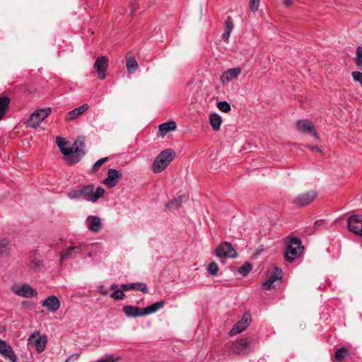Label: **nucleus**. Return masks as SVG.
Returning a JSON list of instances; mask_svg holds the SVG:
<instances>
[{
	"label": "nucleus",
	"mask_w": 362,
	"mask_h": 362,
	"mask_svg": "<svg viewBox=\"0 0 362 362\" xmlns=\"http://www.w3.org/2000/svg\"><path fill=\"white\" fill-rule=\"evenodd\" d=\"M57 146L61 152L66 156V161L69 165L77 163L81 158L85 155L84 148L85 143L81 139L76 140L72 147L65 148L66 141L62 137L56 138Z\"/></svg>",
	"instance_id": "f257e3e1"
},
{
	"label": "nucleus",
	"mask_w": 362,
	"mask_h": 362,
	"mask_svg": "<svg viewBox=\"0 0 362 362\" xmlns=\"http://www.w3.org/2000/svg\"><path fill=\"white\" fill-rule=\"evenodd\" d=\"M88 109V104H83L81 106L74 109L73 110L69 112V117L66 118L67 120H73L82 115L85 111Z\"/></svg>",
	"instance_id": "393cba45"
},
{
	"label": "nucleus",
	"mask_w": 362,
	"mask_h": 362,
	"mask_svg": "<svg viewBox=\"0 0 362 362\" xmlns=\"http://www.w3.org/2000/svg\"><path fill=\"white\" fill-rule=\"evenodd\" d=\"M310 148H311L313 151H317V152H319V153H322V150L320 148H319L318 146H312L310 147Z\"/></svg>",
	"instance_id": "8fccbe9b"
},
{
	"label": "nucleus",
	"mask_w": 362,
	"mask_h": 362,
	"mask_svg": "<svg viewBox=\"0 0 362 362\" xmlns=\"http://www.w3.org/2000/svg\"><path fill=\"white\" fill-rule=\"evenodd\" d=\"M177 128V124L174 121H170L159 125V132L162 136H164L169 132L173 131Z\"/></svg>",
	"instance_id": "b1692460"
},
{
	"label": "nucleus",
	"mask_w": 362,
	"mask_h": 362,
	"mask_svg": "<svg viewBox=\"0 0 362 362\" xmlns=\"http://www.w3.org/2000/svg\"><path fill=\"white\" fill-rule=\"evenodd\" d=\"M126 66L127 71L131 74L134 73L139 69V64L135 57L130 52H128L126 56Z\"/></svg>",
	"instance_id": "aec40b11"
},
{
	"label": "nucleus",
	"mask_w": 362,
	"mask_h": 362,
	"mask_svg": "<svg viewBox=\"0 0 362 362\" xmlns=\"http://www.w3.org/2000/svg\"><path fill=\"white\" fill-rule=\"evenodd\" d=\"M325 226V222L324 220H317L315 222L314 226L309 234L313 233L315 230Z\"/></svg>",
	"instance_id": "79ce46f5"
},
{
	"label": "nucleus",
	"mask_w": 362,
	"mask_h": 362,
	"mask_svg": "<svg viewBox=\"0 0 362 362\" xmlns=\"http://www.w3.org/2000/svg\"><path fill=\"white\" fill-rule=\"evenodd\" d=\"M67 196L69 197V198H70L71 199H82L83 196H82L81 188L78 189L70 190L68 192Z\"/></svg>",
	"instance_id": "2f4dec72"
},
{
	"label": "nucleus",
	"mask_w": 362,
	"mask_h": 362,
	"mask_svg": "<svg viewBox=\"0 0 362 362\" xmlns=\"http://www.w3.org/2000/svg\"><path fill=\"white\" fill-rule=\"evenodd\" d=\"M42 306L46 307L50 312H56L60 307V302L54 296H50L47 298L42 303Z\"/></svg>",
	"instance_id": "f3484780"
},
{
	"label": "nucleus",
	"mask_w": 362,
	"mask_h": 362,
	"mask_svg": "<svg viewBox=\"0 0 362 362\" xmlns=\"http://www.w3.org/2000/svg\"><path fill=\"white\" fill-rule=\"evenodd\" d=\"M297 128L302 132H313V135L318 138L313 124L308 120H299L296 123Z\"/></svg>",
	"instance_id": "6ab92c4d"
},
{
	"label": "nucleus",
	"mask_w": 362,
	"mask_h": 362,
	"mask_svg": "<svg viewBox=\"0 0 362 362\" xmlns=\"http://www.w3.org/2000/svg\"><path fill=\"white\" fill-rule=\"evenodd\" d=\"M119 358H114L112 356H107L103 358L98 360L96 362H116Z\"/></svg>",
	"instance_id": "c03bdc74"
},
{
	"label": "nucleus",
	"mask_w": 362,
	"mask_h": 362,
	"mask_svg": "<svg viewBox=\"0 0 362 362\" xmlns=\"http://www.w3.org/2000/svg\"><path fill=\"white\" fill-rule=\"evenodd\" d=\"M108 66V58L105 56H101L96 59L94 68L98 73L100 79H104L106 76V70Z\"/></svg>",
	"instance_id": "9b49d317"
},
{
	"label": "nucleus",
	"mask_w": 362,
	"mask_h": 362,
	"mask_svg": "<svg viewBox=\"0 0 362 362\" xmlns=\"http://www.w3.org/2000/svg\"><path fill=\"white\" fill-rule=\"evenodd\" d=\"M250 320V315L249 314H245L242 320L238 322L233 328L230 331V335L233 336L245 330L249 325Z\"/></svg>",
	"instance_id": "2eb2a0df"
},
{
	"label": "nucleus",
	"mask_w": 362,
	"mask_h": 362,
	"mask_svg": "<svg viewBox=\"0 0 362 362\" xmlns=\"http://www.w3.org/2000/svg\"><path fill=\"white\" fill-rule=\"evenodd\" d=\"M225 28H226L228 30H233V21L230 17L227 18V19L226 21Z\"/></svg>",
	"instance_id": "a18cd8bd"
},
{
	"label": "nucleus",
	"mask_w": 362,
	"mask_h": 362,
	"mask_svg": "<svg viewBox=\"0 0 362 362\" xmlns=\"http://www.w3.org/2000/svg\"><path fill=\"white\" fill-rule=\"evenodd\" d=\"M124 314L129 317L144 316L143 308L130 305H124L122 308Z\"/></svg>",
	"instance_id": "a211bd4d"
},
{
	"label": "nucleus",
	"mask_w": 362,
	"mask_h": 362,
	"mask_svg": "<svg viewBox=\"0 0 362 362\" xmlns=\"http://www.w3.org/2000/svg\"><path fill=\"white\" fill-rule=\"evenodd\" d=\"M0 354L6 359L11 362L17 361V356L15 354L12 347L5 341L0 339Z\"/></svg>",
	"instance_id": "f8f14e48"
},
{
	"label": "nucleus",
	"mask_w": 362,
	"mask_h": 362,
	"mask_svg": "<svg viewBox=\"0 0 362 362\" xmlns=\"http://www.w3.org/2000/svg\"><path fill=\"white\" fill-rule=\"evenodd\" d=\"M105 190L100 187H98L95 192L93 191L92 202H95L100 197H103Z\"/></svg>",
	"instance_id": "c9c22d12"
},
{
	"label": "nucleus",
	"mask_w": 362,
	"mask_h": 362,
	"mask_svg": "<svg viewBox=\"0 0 362 362\" xmlns=\"http://www.w3.org/2000/svg\"><path fill=\"white\" fill-rule=\"evenodd\" d=\"M122 174L120 171L115 169H109L107 171V177L103 182L108 188H112L117 185L122 179Z\"/></svg>",
	"instance_id": "9d476101"
},
{
	"label": "nucleus",
	"mask_w": 362,
	"mask_h": 362,
	"mask_svg": "<svg viewBox=\"0 0 362 362\" xmlns=\"http://www.w3.org/2000/svg\"><path fill=\"white\" fill-rule=\"evenodd\" d=\"M282 279V270L278 267L274 268V272L269 276V279L264 281L262 284V287L264 290H270L274 288V282L276 281H281Z\"/></svg>",
	"instance_id": "ddd939ff"
},
{
	"label": "nucleus",
	"mask_w": 362,
	"mask_h": 362,
	"mask_svg": "<svg viewBox=\"0 0 362 362\" xmlns=\"http://www.w3.org/2000/svg\"><path fill=\"white\" fill-rule=\"evenodd\" d=\"M284 4L287 6H289L292 4V0H284Z\"/></svg>",
	"instance_id": "603ef678"
},
{
	"label": "nucleus",
	"mask_w": 362,
	"mask_h": 362,
	"mask_svg": "<svg viewBox=\"0 0 362 362\" xmlns=\"http://www.w3.org/2000/svg\"><path fill=\"white\" fill-rule=\"evenodd\" d=\"M259 6V0H250V7L252 12L258 10Z\"/></svg>",
	"instance_id": "37998d69"
},
{
	"label": "nucleus",
	"mask_w": 362,
	"mask_h": 362,
	"mask_svg": "<svg viewBox=\"0 0 362 362\" xmlns=\"http://www.w3.org/2000/svg\"><path fill=\"white\" fill-rule=\"evenodd\" d=\"M240 73L241 69L239 67L228 69L223 74L221 80L223 83L231 81L232 79L237 78Z\"/></svg>",
	"instance_id": "412c9836"
},
{
	"label": "nucleus",
	"mask_w": 362,
	"mask_h": 362,
	"mask_svg": "<svg viewBox=\"0 0 362 362\" xmlns=\"http://www.w3.org/2000/svg\"><path fill=\"white\" fill-rule=\"evenodd\" d=\"M134 287L135 288L133 290L140 291L144 293L148 291L147 286L144 283H134Z\"/></svg>",
	"instance_id": "a19ab883"
},
{
	"label": "nucleus",
	"mask_w": 362,
	"mask_h": 362,
	"mask_svg": "<svg viewBox=\"0 0 362 362\" xmlns=\"http://www.w3.org/2000/svg\"><path fill=\"white\" fill-rule=\"evenodd\" d=\"M286 244V249L284 252V257L289 262L298 258L303 252L304 247L300 239L298 238L288 237Z\"/></svg>",
	"instance_id": "f03ea898"
},
{
	"label": "nucleus",
	"mask_w": 362,
	"mask_h": 362,
	"mask_svg": "<svg viewBox=\"0 0 362 362\" xmlns=\"http://www.w3.org/2000/svg\"><path fill=\"white\" fill-rule=\"evenodd\" d=\"M134 283H132V284H122L121 285V288L124 291H127L129 290H132V289H134Z\"/></svg>",
	"instance_id": "49530a36"
},
{
	"label": "nucleus",
	"mask_w": 362,
	"mask_h": 362,
	"mask_svg": "<svg viewBox=\"0 0 362 362\" xmlns=\"http://www.w3.org/2000/svg\"><path fill=\"white\" fill-rule=\"evenodd\" d=\"M11 249V240L6 238H0V257L8 256Z\"/></svg>",
	"instance_id": "4be33fe9"
},
{
	"label": "nucleus",
	"mask_w": 362,
	"mask_h": 362,
	"mask_svg": "<svg viewBox=\"0 0 362 362\" xmlns=\"http://www.w3.org/2000/svg\"><path fill=\"white\" fill-rule=\"evenodd\" d=\"M11 100L6 95H0V119H1L8 110Z\"/></svg>",
	"instance_id": "5701e85b"
},
{
	"label": "nucleus",
	"mask_w": 362,
	"mask_h": 362,
	"mask_svg": "<svg viewBox=\"0 0 362 362\" xmlns=\"http://www.w3.org/2000/svg\"><path fill=\"white\" fill-rule=\"evenodd\" d=\"M209 273L213 276H215L217 274V272L218 271V266L216 262H211L208 267L207 269Z\"/></svg>",
	"instance_id": "58836bf2"
},
{
	"label": "nucleus",
	"mask_w": 362,
	"mask_h": 362,
	"mask_svg": "<svg viewBox=\"0 0 362 362\" xmlns=\"http://www.w3.org/2000/svg\"><path fill=\"white\" fill-rule=\"evenodd\" d=\"M316 197L317 193L313 190H310L298 195L293 202L298 206H304L310 204Z\"/></svg>",
	"instance_id": "0eeeda50"
},
{
	"label": "nucleus",
	"mask_w": 362,
	"mask_h": 362,
	"mask_svg": "<svg viewBox=\"0 0 362 362\" xmlns=\"http://www.w3.org/2000/svg\"><path fill=\"white\" fill-rule=\"evenodd\" d=\"M111 297L115 300H122L125 298V294L122 288L117 289L111 294Z\"/></svg>",
	"instance_id": "4c0bfd02"
},
{
	"label": "nucleus",
	"mask_w": 362,
	"mask_h": 362,
	"mask_svg": "<svg viewBox=\"0 0 362 362\" xmlns=\"http://www.w3.org/2000/svg\"><path fill=\"white\" fill-rule=\"evenodd\" d=\"M11 291L15 294L24 298L34 297L37 295V291L32 288L28 284H24L21 286H12Z\"/></svg>",
	"instance_id": "1a4fd4ad"
},
{
	"label": "nucleus",
	"mask_w": 362,
	"mask_h": 362,
	"mask_svg": "<svg viewBox=\"0 0 362 362\" xmlns=\"http://www.w3.org/2000/svg\"><path fill=\"white\" fill-rule=\"evenodd\" d=\"M217 107L221 111L226 112V113L230 111V109H231L230 104L226 101L218 103Z\"/></svg>",
	"instance_id": "e433bc0d"
},
{
	"label": "nucleus",
	"mask_w": 362,
	"mask_h": 362,
	"mask_svg": "<svg viewBox=\"0 0 362 362\" xmlns=\"http://www.w3.org/2000/svg\"><path fill=\"white\" fill-rule=\"evenodd\" d=\"M47 343V337L40 336L39 332L33 333L28 338V344L35 347L38 353H41L45 349Z\"/></svg>",
	"instance_id": "6e6552de"
},
{
	"label": "nucleus",
	"mask_w": 362,
	"mask_h": 362,
	"mask_svg": "<svg viewBox=\"0 0 362 362\" xmlns=\"http://www.w3.org/2000/svg\"><path fill=\"white\" fill-rule=\"evenodd\" d=\"M108 160L107 157L100 158L98 160L92 168V171L95 172L102 165H103Z\"/></svg>",
	"instance_id": "ea45409f"
},
{
	"label": "nucleus",
	"mask_w": 362,
	"mask_h": 362,
	"mask_svg": "<svg viewBox=\"0 0 362 362\" xmlns=\"http://www.w3.org/2000/svg\"><path fill=\"white\" fill-rule=\"evenodd\" d=\"M231 30L225 28L223 33L222 34V38L225 40H228L230 37Z\"/></svg>",
	"instance_id": "de8ad7c7"
},
{
	"label": "nucleus",
	"mask_w": 362,
	"mask_h": 362,
	"mask_svg": "<svg viewBox=\"0 0 362 362\" xmlns=\"http://www.w3.org/2000/svg\"><path fill=\"white\" fill-rule=\"evenodd\" d=\"M253 342L252 337L241 338L230 343L228 348L237 355H246L252 351Z\"/></svg>",
	"instance_id": "20e7f679"
},
{
	"label": "nucleus",
	"mask_w": 362,
	"mask_h": 362,
	"mask_svg": "<svg viewBox=\"0 0 362 362\" xmlns=\"http://www.w3.org/2000/svg\"><path fill=\"white\" fill-rule=\"evenodd\" d=\"M347 223L349 230L356 235L359 233V228H361L362 224V215H352L349 216Z\"/></svg>",
	"instance_id": "4468645a"
},
{
	"label": "nucleus",
	"mask_w": 362,
	"mask_h": 362,
	"mask_svg": "<svg viewBox=\"0 0 362 362\" xmlns=\"http://www.w3.org/2000/svg\"><path fill=\"white\" fill-rule=\"evenodd\" d=\"M163 305L164 301L163 300L156 302L155 303L143 308V313L144 314V315L154 313L156 311H158L160 308H161Z\"/></svg>",
	"instance_id": "bb28decb"
},
{
	"label": "nucleus",
	"mask_w": 362,
	"mask_h": 362,
	"mask_svg": "<svg viewBox=\"0 0 362 362\" xmlns=\"http://www.w3.org/2000/svg\"><path fill=\"white\" fill-rule=\"evenodd\" d=\"M349 355V350L342 347L336 350L334 354V360L337 361H342L346 356Z\"/></svg>",
	"instance_id": "7c9ffc66"
},
{
	"label": "nucleus",
	"mask_w": 362,
	"mask_h": 362,
	"mask_svg": "<svg viewBox=\"0 0 362 362\" xmlns=\"http://www.w3.org/2000/svg\"><path fill=\"white\" fill-rule=\"evenodd\" d=\"M88 256L89 257H92V254H91V252L88 253Z\"/></svg>",
	"instance_id": "5fc2aeb1"
},
{
	"label": "nucleus",
	"mask_w": 362,
	"mask_h": 362,
	"mask_svg": "<svg viewBox=\"0 0 362 362\" xmlns=\"http://www.w3.org/2000/svg\"><path fill=\"white\" fill-rule=\"evenodd\" d=\"M88 229L93 233H98L103 228L101 219L96 216H89L87 219Z\"/></svg>",
	"instance_id": "dca6fc26"
},
{
	"label": "nucleus",
	"mask_w": 362,
	"mask_h": 362,
	"mask_svg": "<svg viewBox=\"0 0 362 362\" xmlns=\"http://www.w3.org/2000/svg\"><path fill=\"white\" fill-rule=\"evenodd\" d=\"M29 267L33 269L40 270L43 267V262L40 259H33L30 261Z\"/></svg>",
	"instance_id": "72a5a7b5"
},
{
	"label": "nucleus",
	"mask_w": 362,
	"mask_h": 362,
	"mask_svg": "<svg viewBox=\"0 0 362 362\" xmlns=\"http://www.w3.org/2000/svg\"><path fill=\"white\" fill-rule=\"evenodd\" d=\"M215 255L218 257L235 258L238 252L230 243L223 242L216 247Z\"/></svg>",
	"instance_id": "423d86ee"
},
{
	"label": "nucleus",
	"mask_w": 362,
	"mask_h": 362,
	"mask_svg": "<svg viewBox=\"0 0 362 362\" xmlns=\"http://www.w3.org/2000/svg\"><path fill=\"white\" fill-rule=\"evenodd\" d=\"M175 157V151L172 148H167L161 151L155 158L152 165L154 173H159L164 170Z\"/></svg>",
	"instance_id": "7ed1b4c3"
},
{
	"label": "nucleus",
	"mask_w": 362,
	"mask_h": 362,
	"mask_svg": "<svg viewBox=\"0 0 362 362\" xmlns=\"http://www.w3.org/2000/svg\"><path fill=\"white\" fill-rule=\"evenodd\" d=\"M99 293L100 294H102L103 296H107V293H108L107 291L104 289V286H100L99 287Z\"/></svg>",
	"instance_id": "09e8293b"
},
{
	"label": "nucleus",
	"mask_w": 362,
	"mask_h": 362,
	"mask_svg": "<svg viewBox=\"0 0 362 362\" xmlns=\"http://www.w3.org/2000/svg\"><path fill=\"white\" fill-rule=\"evenodd\" d=\"M252 266L250 263L246 262L238 269V272L245 276L252 270Z\"/></svg>",
	"instance_id": "473e14b6"
},
{
	"label": "nucleus",
	"mask_w": 362,
	"mask_h": 362,
	"mask_svg": "<svg viewBox=\"0 0 362 362\" xmlns=\"http://www.w3.org/2000/svg\"><path fill=\"white\" fill-rule=\"evenodd\" d=\"M356 64L359 67L362 68V47H358L356 52Z\"/></svg>",
	"instance_id": "f704fd0d"
},
{
	"label": "nucleus",
	"mask_w": 362,
	"mask_h": 362,
	"mask_svg": "<svg viewBox=\"0 0 362 362\" xmlns=\"http://www.w3.org/2000/svg\"><path fill=\"white\" fill-rule=\"evenodd\" d=\"M117 286L116 284H112L111 286H110V289L111 290H114V291L117 289Z\"/></svg>",
	"instance_id": "864d4df0"
},
{
	"label": "nucleus",
	"mask_w": 362,
	"mask_h": 362,
	"mask_svg": "<svg viewBox=\"0 0 362 362\" xmlns=\"http://www.w3.org/2000/svg\"><path fill=\"white\" fill-rule=\"evenodd\" d=\"M82 250V245H78V246H73L68 247L65 251L62 252L61 253V262H62L64 260L67 259L69 257H70L73 252L74 251H79Z\"/></svg>",
	"instance_id": "c85d7f7f"
},
{
	"label": "nucleus",
	"mask_w": 362,
	"mask_h": 362,
	"mask_svg": "<svg viewBox=\"0 0 362 362\" xmlns=\"http://www.w3.org/2000/svg\"><path fill=\"white\" fill-rule=\"evenodd\" d=\"M182 198L183 197L180 195L177 199L168 202L165 204V208L170 210H175L178 209L179 206L181 205L182 202H183Z\"/></svg>",
	"instance_id": "c756f323"
},
{
	"label": "nucleus",
	"mask_w": 362,
	"mask_h": 362,
	"mask_svg": "<svg viewBox=\"0 0 362 362\" xmlns=\"http://www.w3.org/2000/svg\"><path fill=\"white\" fill-rule=\"evenodd\" d=\"M51 112L49 107L35 110L26 122L27 127L36 128Z\"/></svg>",
	"instance_id": "39448f33"
},
{
	"label": "nucleus",
	"mask_w": 362,
	"mask_h": 362,
	"mask_svg": "<svg viewBox=\"0 0 362 362\" xmlns=\"http://www.w3.org/2000/svg\"><path fill=\"white\" fill-rule=\"evenodd\" d=\"M78 358V354H73V355L69 356V358L66 361V362H69L71 360L74 359V358L76 359Z\"/></svg>",
	"instance_id": "3c124183"
},
{
	"label": "nucleus",
	"mask_w": 362,
	"mask_h": 362,
	"mask_svg": "<svg viewBox=\"0 0 362 362\" xmlns=\"http://www.w3.org/2000/svg\"><path fill=\"white\" fill-rule=\"evenodd\" d=\"M94 190L93 185H88L81 187L83 199L92 202L93 191Z\"/></svg>",
	"instance_id": "cd10ccee"
},
{
	"label": "nucleus",
	"mask_w": 362,
	"mask_h": 362,
	"mask_svg": "<svg viewBox=\"0 0 362 362\" xmlns=\"http://www.w3.org/2000/svg\"><path fill=\"white\" fill-rule=\"evenodd\" d=\"M209 122L214 131H218L220 129L222 119L221 116L217 113H212L209 117Z\"/></svg>",
	"instance_id": "a878e982"
}]
</instances>
